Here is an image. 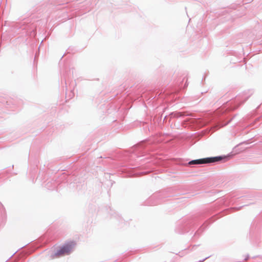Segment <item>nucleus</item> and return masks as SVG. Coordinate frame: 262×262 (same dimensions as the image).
I'll list each match as a JSON object with an SVG mask.
<instances>
[{"mask_svg": "<svg viewBox=\"0 0 262 262\" xmlns=\"http://www.w3.org/2000/svg\"><path fill=\"white\" fill-rule=\"evenodd\" d=\"M222 159L221 157H215L212 158H206L190 161L189 164H202L205 163H213Z\"/></svg>", "mask_w": 262, "mask_h": 262, "instance_id": "obj_1", "label": "nucleus"}, {"mask_svg": "<svg viewBox=\"0 0 262 262\" xmlns=\"http://www.w3.org/2000/svg\"><path fill=\"white\" fill-rule=\"evenodd\" d=\"M75 245V243L71 242L63 246L56 253L58 256L68 254L70 253Z\"/></svg>", "mask_w": 262, "mask_h": 262, "instance_id": "obj_2", "label": "nucleus"}]
</instances>
